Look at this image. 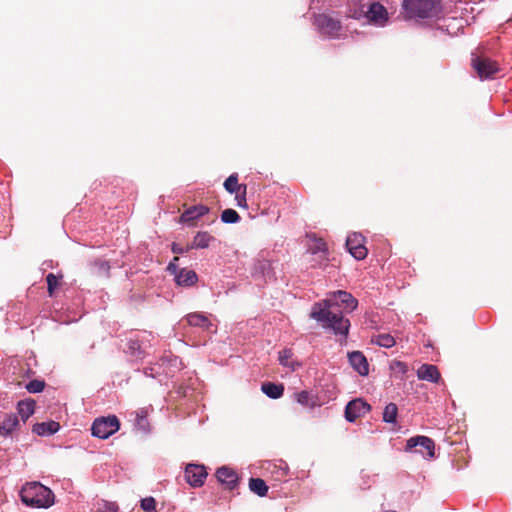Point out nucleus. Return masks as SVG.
I'll list each match as a JSON object with an SVG mask.
<instances>
[{"instance_id":"40","label":"nucleus","mask_w":512,"mask_h":512,"mask_svg":"<svg viewBox=\"0 0 512 512\" xmlns=\"http://www.w3.org/2000/svg\"><path fill=\"white\" fill-rule=\"evenodd\" d=\"M296 401L303 405V406H309L310 404V395L307 391H301L295 394Z\"/></svg>"},{"instance_id":"38","label":"nucleus","mask_w":512,"mask_h":512,"mask_svg":"<svg viewBox=\"0 0 512 512\" xmlns=\"http://www.w3.org/2000/svg\"><path fill=\"white\" fill-rule=\"evenodd\" d=\"M136 426L145 433L149 431V423L143 411L137 414Z\"/></svg>"},{"instance_id":"20","label":"nucleus","mask_w":512,"mask_h":512,"mask_svg":"<svg viewBox=\"0 0 512 512\" xmlns=\"http://www.w3.org/2000/svg\"><path fill=\"white\" fill-rule=\"evenodd\" d=\"M265 469L276 481L285 480L288 473V467L283 462H280L279 464L268 462Z\"/></svg>"},{"instance_id":"25","label":"nucleus","mask_w":512,"mask_h":512,"mask_svg":"<svg viewBox=\"0 0 512 512\" xmlns=\"http://www.w3.org/2000/svg\"><path fill=\"white\" fill-rule=\"evenodd\" d=\"M262 392L271 399H278L284 393V386L282 384H275L272 382L263 383L261 386Z\"/></svg>"},{"instance_id":"12","label":"nucleus","mask_w":512,"mask_h":512,"mask_svg":"<svg viewBox=\"0 0 512 512\" xmlns=\"http://www.w3.org/2000/svg\"><path fill=\"white\" fill-rule=\"evenodd\" d=\"M348 360L352 368L361 376H367L369 374V364L360 351H353L348 353Z\"/></svg>"},{"instance_id":"44","label":"nucleus","mask_w":512,"mask_h":512,"mask_svg":"<svg viewBox=\"0 0 512 512\" xmlns=\"http://www.w3.org/2000/svg\"><path fill=\"white\" fill-rule=\"evenodd\" d=\"M236 199H237V201H238V205H239V206H243V205H245L246 200H245V196H244V195H243V196H241V197L237 195V196H236Z\"/></svg>"},{"instance_id":"16","label":"nucleus","mask_w":512,"mask_h":512,"mask_svg":"<svg viewBox=\"0 0 512 512\" xmlns=\"http://www.w3.org/2000/svg\"><path fill=\"white\" fill-rule=\"evenodd\" d=\"M417 377L420 380L437 383L440 379V373L435 365L422 364L417 370Z\"/></svg>"},{"instance_id":"34","label":"nucleus","mask_w":512,"mask_h":512,"mask_svg":"<svg viewBox=\"0 0 512 512\" xmlns=\"http://www.w3.org/2000/svg\"><path fill=\"white\" fill-rule=\"evenodd\" d=\"M44 387H45L44 381L37 380V379L31 380L26 385V389L30 393H39V392L43 391Z\"/></svg>"},{"instance_id":"27","label":"nucleus","mask_w":512,"mask_h":512,"mask_svg":"<svg viewBox=\"0 0 512 512\" xmlns=\"http://www.w3.org/2000/svg\"><path fill=\"white\" fill-rule=\"evenodd\" d=\"M214 237L207 232H198L193 239L191 248L204 249L207 248Z\"/></svg>"},{"instance_id":"36","label":"nucleus","mask_w":512,"mask_h":512,"mask_svg":"<svg viewBox=\"0 0 512 512\" xmlns=\"http://www.w3.org/2000/svg\"><path fill=\"white\" fill-rule=\"evenodd\" d=\"M94 268L97 270L98 274L108 276L110 266L107 261L96 260L94 262Z\"/></svg>"},{"instance_id":"3","label":"nucleus","mask_w":512,"mask_h":512,"mask_svg":"<svg viewBox=\"0 0 512 512\" xmlns=\"http://www.w3.org/2000/svg\"><path fill=\"white\" fill-rule=\"evenodd\" d=\"M403 9L411 19H434L442 13V5L438 0H404Z\"/></svg>"},{"instance_id":"6","label":"nucleus","mask_w":512,"mask_h":512,"mask_svg":"<svg viewBox=\"0 0 512 512\" xmlns=\"http://www.w3.org/2000/svg\"><path fill=\"white\" fill-rule=\"evenodd\" d=\"M120 428L119 420L116 416L101 417L94 420L91 431L94 437L107 439Z\"/></svg>"},{"instance_id":"22","label":"nucleus","mask_w":512,"mask_h":512,"mask_svg":"<svg viewBox=\"0 0 512 512\" xmlns=\"http://www.w3.org/2000/svg\"><path fill=\"white\" fill-rule=\"evenodd\" d=\"M254 275H261L264 281L272 279L274 277V272L271 262L268 260L258 261L254 266Z\"/></svg>"},{"instance_id":"1","label":"nucleus","mask_w":512,"mask_h":512,"mask_svg":"<svg viewBox=\"0 0 512 512\" xmlns=\"http://www.w3.org/2000/svg\"><path fill=\"white\" fill-rule=\"evenodd\" d=\"M339 303L344 309L351 312L358 306L357 299L349 292L338 290L319 302L313 304L310 317L316 320L324 329L331 330L335 335L347 338L350 328V321L336 310Z\"/></svg>"},{"instance_id":"7","label":"nucleus","mask_w":512,"mask_h":512,"mask_svg":"<svg viewBox=\"0 0 512 512\" xmlns=\"http://www.w3.org/2000/svg\"><path fill=\"white\" fill-rule=\"evenodd\" d=\"M406 452H416L425 458H433L435 455L434 441L427 436H414L406 441Z\"/></svg>"},{"instance_id":"19","label":"nucleus","mask_w":512,"mask_h":512,"mask_svg":"<svg viewBox=\"0 0 512 512\" xmlns=\"http://www.w3.org/2000/svg\"><path fill=\"white\" fill-rule=\"evenodd\" d=\"M60 429V425L58 422L55 421H48V422H41L36 423L33 426V433L39 435V436H51L58 432Z\"/></svg>"},{"instance_id":"33","label":"nucleus","mask_w":512,"mask_h":512,"mask_svg":"<svg viewBox=\"0 0 512 512\" xmlns=\"http://www.w3.org/2000/svg\"><path fill=\"white\" fill-rule=\"evenodd\" d=\"M292 351L290 349H284L279 352V362L281 365L285 367H290L294 369V363L291 361L292 358Z\"/></svg>"},{"instance_id":"42","label":"nucleus","mask_w":512,"mask_h":512,"mask_svg":"<svg viewBox=\"0 0 512 512\" xmlns=\"http://www.w3.org/2000/svg\"><path fill=\"white\" fill-rule=\"evenodd\" d=\"M191 249H192L191 245H187L186 247H183L178 243H173L172 247H171V251L174 254H184V253H187Z\"/></svg>"},{"instance_id":"8","label":"nucleus","mask_w":512,"mask_h":512,"mask_svg":"<svg viewBox=\"0 0 512 512\" xmlns=\"http://www.w3.org/2000/svg\"><path fill=\"white\" fill-rule=\"evenodd\" d=\"M471 64L481 80L490 79L499 72L498 64L487 57L472 54Z\"/></svg>"},{"instance_id":"46","label":"nucleus","mask_w":512,"mask_h":512,"mask_svg":"<svg viewBox=\"0 0 512 512\" xmlns=\"http://www.w3.org/2000/svg\"><path fill=\"white\" fill-rule=\"evenodd\" d=\"M448 26H449V25H446V27H447V28H448ZM447 31H448V34H452V33H451V31H449L448 29H447Z\"/></svg>"},{"instance_id":"24","label":"nucleus","mask_w":512,"mask_h":512,"mask_svg":"<svg viewBox=\"0 0 512 512\" xmlns=\"http://www.w3.org/2000/svg\"><path fill=\"white\" fill-rule=\"evenodd\" d=\"M186 320L190 326L200 327L204 330H209L212 325L209 319L201 313L188 314Z\"/></svg>"},{"instance_id":"45","label":"nucleus","mask_w":512,"mask_h":512,"mask_svg":"<svg viewBox=\"0 0 512 512\" xmlns=\"http://www.w3.org/2000/svg\"><path fill=\"white\" fill-rule=\"evenodd\" d=\"M317 249L318 251H321V252H325V244L324 243H320L318 246H317Z\"/></svg>"},{"instance_id":"11","label":"nucleus","mask_w":512,"mask_h":512,"mask_svg":"<svg viewBox=\"0 0 512 512\" xmlns=\"http://www.w3.org/2000/svg\"><path fill=\"white\" fill-rule=\"evenodd\" d=\"M371 409L370 405L362 399H354L348 402L345 408V419L354 422L357 418L365 415Z\"/></svg>"},{"instance_id":"10","label":"nucleus","mask_w":512,"mask_h":512,"mask_svg":"<svg viewBox=\"0 0 512 512\" xmlns=\"http://www.w3.org/2000/svg\"><path fill=\"white\" fill-rule=\"evenodd\" d=\"M207 475L205 467L200 464L190 463L185 468V479L192 487H201Z\"/></svg>"},{"instance_id":"47","label":"nucleus","mask_w":512,"mask_h":512,"mask_svg":"<svg viewBox=\"0 0 512 512\" xmlns=\"http://www.w3.org/2000/svg\"><path fill=\"white\" fill-rule=\"evenodd\" d=\"M384 512H395V511L387 510V511H384Z\"/></svg>"},{"instance_id":"41","label":"nucleus","mask_w":512,"mask_h":512,"mask_svg":"<svg viewBox=\"0 0 512 512\" xmlns=\"http://www.w3.org/2000/svg\"><path fill=\"white\" fill-rule=\"evenodd\" d=\"M155 506H156V503H155L154 498H152V497H147V498H144L141 500V508L144 511L151 512V511L155 510Z\"/></svg>"},{"instance_id":"14","label":"nucleus","mask_w":512,"mask_h":512,"mask_svg":"<svg viewBox=\"0 0 512 512\" xmlns=\"http://www.w3.org/2000/svg\"><path fill=\"white\" fill-rule=\"evenodd\" d=\"M216 477L221 484L225 485L230 490L234 489L237 485L238 476L236 472L226 466L217 469Z\"/></svg>"},{"instance_id":"17","label":"nucleus","mask_w":512,"mask_h":512,"mask_svg":"<svg viewBox=\"0 0 512 512\" xmlns=\"http://www.w3.org/2000/svg\"><path fill=\"white\" fill-rule=\"evenodd\" d=\"M209 208L204 205H196L192 206L189 209L185 210L180 216V222L182 223H190L201 216L207 214Z\"/></svg>"},{"instance_id":"28","label":"nucleus","mask_w":512,"mask_h":512,"mask_svg":"<svg viewBox=\"0 0 512 512\" xmlns=\"http://www.w3.org/2000/svg\"><path fill=\"white\" fill-rule=\"evenodd\" d=\"M250 490L260 497H263L268 492V486L261 478H251L249 481Z\"/></svg>"},{"instance_id":"5","label":"nucleus","mask_w":512,"mask_h":512,"mask_svg":"<svg viewBox=\"0 0 512 512\" xmlns=\"http://www.w3.org/2000/svg\"><path fill=\"white\" fill-rule=\"evenodd\" d=\"M314 24L320 34L327 38L335 39L343 36V28L340 21L327 14L315 16Z\"/></svg>"},{"instance_id":"31","label":"nucleus","mask_w":512,"mask_h":512,"mask_svg":"<svg viewBox=\"0 0 512 512\" xmlns=\"http://www.w3.org/2000/svg\"><path fill=\"white\" fill-rule=\"evenodd\" d=\"M390 370L395 376H399L403 379L404 375L408 371V366L402 361L394 360L390 364Z\"/></svg>"},{"instance_id":"37","label":"nucleus","mask_w":512,"mask_h":512,"mask_svg":"<svg viewBox=\"0 0 512 512\" xmlns=\"http://www.w3.org/2000/svg\"><path fill=\"white\" fill-rule=\"evenodd\" d=\"M118 506L113 502L102 501L98 504L96 512H117Z\"/></svg>"},{"instance_id":"23","label":"nucleus","mask_w":512,"mask_h":512,"mask_svg":"<svg viewBox=\"0 0 512 512\" xmlns=\"http://www.w3.org/2000/svg\"><path fill=\"white\" fill-rule=\"evenodd\" d=\"M35 401L32 399L21 400L17 405V412L21 419L25 422L27 419L34 414Z\"/></svg>"},{"instance_id":"35","label":"nucleus","mask_w":512,"mask_h":512,"mask_svg":"<svg viewBox=\"0 0 512 512\" xmlns=\"http://www.w3.org/2000/svg\"><path fill=\"white\" fill-rule=\"evenodd\" d=\"M157 364H158V362L149 367H146L144 369V374L146 376H150L152 378H160L163 375V372H162V368L157 367ZM159 381L161 382L162 379H159Z\"/></svg>"},{"instance_id":"32","label":"nucleus","mask_w":512,"mask_h":512,"mask_svg":"<svg viewBox=\"0 0 512 512\" xmlns=\"http://www.w3.org/2000/svg\"><path fill=\"white\" fill-rule=\"evenodd\" d=\"M221 220L226 224H234L240 221V216L234 209H225L221 214Z\"/></svg>"},{"instance_id":"43","label":"nucleus","mask_w":512,"mask_h":512,"mask_svg":"<svg viewBox=\"0 0 512 512\" xmlns=\"http://www.w3.org/2000/svg\"><path fill=\"white\" fill-rule=\"evenodd\" d=\"M179 260L178 257H174L173 261L168 264L167 270L174 275L176 278V274L179 272V268L176 265V262Z\"/></svg>"},{"instance_id":"30","label":"nucleus","mask_w":512,"mask_h":512,"mask_svg":"<svg viewBox=\"0 0 512 512\" xmlns=\"http://www.w3.org/2000/svg\"><path fill=\"white\" fill-rule=\"evenodd\" d=\"M372 343L384 347L391 348L395 345V339L392 335L388 333L378 334L372 338Z\"/></svg>"},{"instance_id":"39","label":"nucleus","mask_w":512,"mask_h":512,"mask_svg":"<svg viewBox=\"0 0 512 512\" xmlns=\"http://www.w3.org/2000/svg\"><path fill=\"white\" fill-rule=\"evenodd\" d=\"M48 293L50 296L53 295L55 288L58 285V277L53 273H49L46 277Z\"/></svg>"},{"instance_id":"4","label":"nucleus","mask_w":512,"mask_h":512,"mask_svg":"<svg viewBox=\"0 0 512 512\" xmlns=\"http://www.w3.org/2000/svg\"><path fill=\"white\" fill-rule=\"evenodd\" d=\"M364 15L367 20L376 25L383 27L388 22V12L386 8L379 2L373 0H367L361 4V11H355L351 16L353 18H360Z\"/></svg>"},{"instance_id":"29","label":"nucleus","mask_w":512,"mask_h":512,"mask_svg":"<svg viewBox=\"0 0 512 512\" xmlns=\"http://www.w3.org/2000/svg\"><path fill=\"white\" fill-rule=\"evenodd\" d=\"M398 407L395 403H389L385 406L383 411V421L390 424H395L397 421Z\"/></svg>"},{"instance_id":"15","label":"nucleus","mask_w":512,"mask_h":512,"mask_svg":"<svg viewBox=\"0 0 512 512\" xmlns=\"http://www.w3.org/2000/svg\"><path fill=\"white\" fill-rule=\"evenodd\" d=\"M147 336H149V334L144 333L141 338H130L127 342L126 352L136 360L143 359L145 357V350L142 344Z\"/></svg>"},{"instance_id":"2","label":"nucleus","mask_w":512,"mask_h":512,"mask_svg":"<svg viewBox=\"0 0 512 512\" xmlns=\"http://www.w3.org/2000/svg\"><path fill=\"white\" fill-rule=\"evenodd\" d=\"M22 502L30 507L48 508L54 504V494L39 482L25 484L20 492Z\"/></svg>"},{"instance_id":"18","label":"nucleus","mask_w":512,"mask_h":512,"mask_svg":"<svg viewBox=\"0 0 512 512\" xmlns=\"http://www.w3.org/2000/svg\"><path fill=\"white\" fill-rule=\"evenodd\" d=\"M197 280L198 276L196 272L187 268L180 269L175 278L177 285L183 287H190L194 285Z\"/></svg>"},{"instance_id":"9","label":"nucleus","mask_w":512,"mask_h":512,"mask_svg":"<svg viewBox=\"0 0 512 512\" xmlns=\"http://www.w3.org/2000/svg\"><path fill=\"white\" fill-rule=\"evenodd\" d=\"M346 247L356 260H362L367 256L364 237L360 233L354 232L350 234L346 239Z\"/></svg>"},{"instance_id":"13","label":"nucleus","mask_w":512,"mask_h":512,"mask_svg":"<svg viewBox=\"0 0 512 512\" xmlns=\"http://www.w3.org/2000/svg\"><path fill=\"white\" fill-rule=\"evenodd\" d=\"M157 367L162 368L165 377H173L181 369V360L177 356H165L158 362Z\"/></svg>"},{"instance_id":"21","label":"nucleus","mask_w":512,"mask_h":512,"mask_svg":"<svg viewBox=\"0 0 512 512\" xmlns=\"http://www.w3.org/2000/svg\"><path fill=\"white\" fill-rule=\"evenodd\" d=\"M19 425L18 417L15 414H9L0 423V435L7 437L17 428Z\"/></svg>"},{"instance_id":"26","label":"nucleus","mask_w":512,"mask_h":512,"mask_svg":"<svg viewBox=\"0 0 512 512\" xmlns=\"http://www.w3.org/2000/svg\"><path fill=\"white\" fill-rule=\"evenodd\" d=\"M224 188L230 194L238 193L241 188L243 189V194L246 193V185L238 184V175L236 173L231 174L224 182Z\"/></svg>"}]
</instances>
